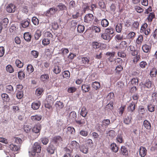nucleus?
<instances>
[{
  "mask_svg": "<svg viewBox=\"0 0 157 157\" xmlns=\"http://www.w3.org/2000/svg\"><path fill=\"white\" fill-rule=\"evenodd\" d=\"M27 71L28 74L32 73L34 71V68L31 64H29L27 67Z\"/></svg>",
  "mask_w": 157,
  "mask_h": 157,
  "instance_id": "45",
  "label": "nucleus"
},
{
  "mask_svg": "<svg viewBox=\"0 0 157 157\" xmlns=\"http://www.w3.org/2000/svg\"><path fill=\"white\" fill-rule=\"evenodd\" d=\"M147 65V63L145 61H142L139 63L140 67L142 69L145 68Z\"/></svg>",
  "mask_w": 157,
  "mask_h": 157,
  "instance_id": "56",
  "label": "nucleus"
},
{
  "mask_svg": "<svg viewBox=\"0 0 157 157\" xmlns=\"http://www.w3.org/2000/svg\"><path fill=\"white\" fill-rule=\"evenodd\" d=\"M77 31L79 33H83L84 31L85 27L84 26L79 25L77 27Z\"/></svg>",
  "mask_w": 157,
  "mask_h": 157,
  "instance_id": "58",
  "label": "nucleus"
},
{
  "mask_svg": "<svg viewBox=\"0 0 157 157\" xmlns=\"http://www.w3.org/2000/svg\"><path fill=\"white\" fill-rule=\"evenodd\" d=\"M61 68L59 66H55L54 67L53 72L56 74H58L61 72Z\"/></svg>",
  "mask_w": 157,
  "mask_h": 157,
  "instance_id": "48",
  "label": "nucleus"
},
{
  "mask_svg": "<svg viewBox=\"0 0 157 157\" xmlns=\"http://www.w3.org/2000/svg\"><path fill=\"white\" fill-rule=\"evenodd\" d=\"M122 24L118 23L116 26V30L117 32L120 33L121 32L122 29Z\"/></svg>",
  "mask_w": 157,
  "mask_h": 157,
  "instance_id": "34",
  "label": "nucleus"
},
{
  "mask_svg": "<svg viewBox=\"0 0 157 157\" xmlns=\"http://www.w3.org/2000/svg\"><path fill=\"white\" fill-rule=\"evenodd\" d=\"M101 25L102 27H106L108 26L109 25V22L107 19H104L101 21Z\"/></svg>",
  "mask_w": 157,
  "mask_h": 157,
  "instance_id": "44",
  "label": "nucleus"
},
{
  "mask_svg": "<svg viewBox=\"0 0 157 157\" xmlns=\"http://www.w3.org/2000/svg\"><path fill=\"white\" fill-rule=\"evenodd\" d=\"M31 35L29 33H24V38L27 41H30L31 39Z\"/></svg>",
  "mask_w": 157,
  "mask_h": 157,
  "instance_id": "27",
  "label": "nucleus"
},
{
  "mask_svg": "<svg viewBox=\"0 0 157 157\" xmlns=\"http://www.w3.org/2000/svg\"><path fill=\"white\" fill-rule=\"evenodd\" d=\"M15 63L17 67L19 68H21L23 66V63L19 59H17L16 60Z\"/></svg>",
  "mask_w": 157,
  "mask_h": 157,
  "instance_id": "64",
  "label": "nucleus"
},
{
  "mask_svg": "<svg viewBox=\"0 0 157 157\" xmlns=\"http://www.w3.org/2000/svg\"><path fill=\"white\" fill-rule=\"evenodd\" d=\"M94 17V15L92 14H87L84 17V21L87 23H90L93 21Z\"/></svg>",
  "mask_w": 157,
  "mask_h": 157,
  "instance_id": "5",
  "label": "nucleus"
},
{
  "mask_svg": "<svg viewBox=\"0 0 157 157\" xmlns=\"http://www.w3.org/2000/svg\"><path fill=\"white\" fill-rule=\"evenodd\" d=\"M132 117L131 115L126 116L124 119V122L126 124H129L132 122Z\"/></svg>",
  "mask_w": 157,
  "mask_h": 157,
  "instance_id": "14",
  "label": "nucleus"
},
{
  "mask_svg": "<svg viewBox=\"0 0 157 157\" xmlns=\"http://www.w3.org/2000/svg\"><path fill=\"white\" fill-rule=\"evenodd\" d=\"M147 153V150L145 147L141 146L139 149L140 155L141 157H144Z\"/></svg>",
  "mask_w": 157,
  "mask_h": 157,
  "instance_id": "11",
  "label": "nucleus"
},
{
  "mask_svg": "<svg viewBox=\"0 0 157 157\" xmlns=\"http://www.w3.org/2000/svg\"><path fill=\"white\" fill-rule=\"evenodd\" d=\"M9 147L11 150L14 151H18L20 149V146H17L13 144L9 145Z\"/></svg>",
  "mask_w": 157,
  "mask_h": 157,
  "instance_id": "15",
  "label": "nucleus"
},
{
  "mask_svg": "<svg viewBox=\"0 0 157 157\" xmlns=\"http://www.w3.org/2000/svg\"><path fill=\"white\" fill-rule=\"evenodd\" d=\"M0 22L3 27L6 28L9 23V20L7 18H5Z\"/></svg>",
  "mask_w": 157,
  "mask_h": 157,
  "instance_id": "42",
  "label": "nucleus"
},
{
  "mask_svg": "<svg viewBox=\"0 0 157 157\" xmlns=\"http://www.w3.org/2000/svg\"><path fill=\"white\" fill-rule=\"evenodd\" d=\"M30 21L28 20L24 21L21 23V26L23 28H26L29 26Z\"/></svg>",
  "mask_w": 157,
  "mask_h": 157,
  "instance_id": "47",
  "label": "nucleus"
},
{
  "mask_svg": "<svg viewBox=\"0 0 157 157\" xmlns=\"http://www.w3.org/2000/svg\"><path fill=\"white\" fill-rule=\"evenodd\" d=\"M70 147L72 149H77L79 147V144L76 141H72L70 144Z\"/></svg>",
  "mask_w": 157,
  "mask_h": 157,
  "instance_id": "13",
  "label": "nucleus"
},
{
  "mask_svg": "<svg viewBox=\"0 0 157 157\" xmlns=\"http://www.w3.org/2000/svg\"><path fill=\"white\" fill-rule=\"evenodd\" d=\"M32 21L35 25H37L39 23V20L37 18L33 17L32 18Z\"/></svg>",
  "mask_w": 157,
  "mask_h": 157,
  "instance_id": "63",
  "label": "nucleus"
},
{
  "mask_svg": "<svg viewBox=\"0 0 157 157\" xmlns=\"http://www.w3.org/2000/svg\"><path fill=\"white\" fill-rule=\"evenodd\" d=\"M110 146L111 150L113 152L116 153L118 151V147L115 143H112L111 144Z\"/></svg>",
  "mask_w": 157,
  "mask_h": 157,
  "instance_id": "23",
  "label": "nucleus"
},
{
  "mask_svg": "<svg viewBox=\"0 0 157 157\" xmlns=\"http://www.w3.org/2000/svg\"><path fill=\"white\" fill-rule=\"evenodd\" d=\"M120 153L123 155L127 156L128 154V151L127 147L124 146H122L120 150Z\"/></svg>",
  "mask_w": 157,
  "mask_h": 157,
  "instance_id": "12",
  "label": "nucleus"
},
{
  "mask_svg": "<svg viewBox=\"0 0 157 157\" xmlns=\"http://www.w3.org/2000/svg\"><path fill=\"white\" fill-rule=\"evenodd\" d=\"M127 46V43L125 41H122L120 44L119 48L121 49L125 50Z\"/></svg>",
  "mask_w": 157,
  "mask_h": 157,
  "instance_id": "21",
  "label": "nucleus"
},
{
  "mask_svg": "<svg viewBox=\"0 0 157 157\" xmlns=\"http://www.w3.org/2000/svg\"><path fill=\"white\" fill-rule=\"evenodd\" d=\"M144 85L148 89H151L154 86V84L149 80H147Z\"/></svg>",
  "mask_w": 157,
  "mask_h": 157,
  "instance_id": "30",
  "label": "nucleus"
},
{
  "mask_svg": "<svg viewBox=\"0 0 157 157\" xmlns=\"http://www.w3.org/2000/svg\"><path fill=\"white\" fill-rule=\"evenodd\" d=\"M136 105L135 103H134L133 101L131 103L129 104L128 108V111L131 112L134 111L135 109Z\"/></svg>",
  "mask_w": 157,
  "mask_h": 157,
  "instance_id": "20",
  "label": "nucleus"
},
{
  "mask_svg": "<svg viewBox=\"0 0 157 157\" xmlns=\"http://www.w3.org/2000/svg\"><path fill=\"white\" fill-rule=\"evenodd\" d=\"M151 29L150 27H148L147 24L145 23L142 24L141 27L140 32L145 34L146 36H148L150 33Z\"/></svg>",
  "mask_w": 157,
  "mask_h": 157,
  "instance_id": "2",
  "label": "nucleus"
},
{
  "mask_svg": "<svg viewBox=\"0 0 157 157\" xmlns=\"http://www.w3.org/2000/svg\"><path fill=\"white\" fill-rule=\"evenodd\" d=\"M58 10L57 9L55 8V7L51 8H50L49 10H48L46 13L47 15H52L54 14Z\"/></svg>",
  "mask_w": 157,
  "mask_h": 157,
  "instance_id": "17",
  "label": "nucleus"
},
{
  "mask_svg": "<svg viewBox=\"0 0 157 157\" xmlns=\"http://www.w3.org/2000/svg\"><path fill=\"white\" fill-rule=\"evenodd\" d=\"M87 113L86 108L85 107H82L80 113L81 115L84 118H86L85 117L86 116Z\"/></svg>",
  "mask_w": 157,
  "mask_h": 157,
  "instance_id": "41",
  "label": "nucleus"
},
{
  "mask_svg": "<svg viewBox=\"0 0 157 157\" xmlns=\"http://www.w3.org/2000/svg\"><path fill=\"white\" fill-rule=\"evenodd\" d=\"M40 103H33L31 105L32 108L34 110L38 109L40 105Z\"/></svg>",
  "mask_w": 157,
  "mask_h": 157,
  "instance_id": "57",
  "label": "nucleus"
},
{
  "mask_svg": "<svg viewBox=\"0 0 157 157\" xmlns=\"http://www.w3.org/2000/svg\"><path fill=\"white\" fill-rule=\"evenodd\" d=\"M90 88V86L89 85L83 84L82 86V90L83 93L88 92Z\"/></svg>",
  "mask_w": 157,
  "mask_h": 157,
  "instance_id": "19",
  "label": "nucleus"
},
{
  "mask_svg": "<svg viewBox=\"0 0 157 157\" xmlns=\"http://www.w3.org/2000/svg\"><path fill=\"white\" fill-rule=\"evenodd\" d=\"M86 122H87V118H84L83 119L78 118L77 120H75L76 124L80 127L85 126L84 125L85 124Z\"/></svg>",
  "mask_w": 157,
  "mask_h": 157,
  "instance_id": "3",
  "label": "nucleus"
},
{
  "mask_svg": "<svg viewBox=\"0 0 157 157\" xmlns=\"http://www.w3.org/2000/svg\"><path fill=\"white\" fill-rule=\"evenodd\" d=\"M77 118V115L75 111H72L70 114L69 119L72 121H75Z\"/></svg>",
  "mask_w": 157,
  "mask_h": 157,
  "instance_id": "22",
  "label": "nucleus"
},
{
  "mask_svg": "<svg viewBox=\"0 0 157 157\" xmlns=\"http://www.w3.org/2000/svg\"><path fill=\"white\" fill-rule=\"evenodd\" d=\"M133 58V62L135 64H136L140 59V53L139 54L134 56Z\"/></svg>",
  "mask_w": 157,
  "mask_h": 157,
  "instance_id": "53",
  "label": "nucleus"
},
{
  "mask_svg": "<svg viewBox=\"0 0 157 157\" xmlns=\"http://www.w3.org/2000/svg\"><path fill=\"white\" fill-rule=\"evenodd\" d=\"M46 101L50 104H53L54 99L51 95H48L46 99Z\"/></svg>",
  "mask_w": 157,
  "mask_h": 157,
  "instance_id": "29",
  "label": "nucleus"
},
{
  "mask_svg": "<svg viewBox=\"0 0 157 157\" xmlns=\"http://www.w3.org/2000/svg\"><path fill=\"white\" fill-rule=\"evenodd\" d=\"M134 9L138 13H141L143 12L144 10L143 8L138 6H134Z\"/></svg>",
  "mask_w": 157,
  "mask_h": 157,
  "instance_id": "51",
  "label": "nucleus"
},
{
  "mask_svg": "<svg viewBox=\"0 0 157 157\" xmlns=\"http://www.w3.org/2000/svg\"><path fill=\"white\" fill-rule=\"evenodd\" d=\"M75 128L72 127H68L67 128L66 133L67 135L71 136L75 134Z\"/></svg>",
  "mask_w": 157,
  "mask_h": 157,
  "instance_id": "10",
  "label": "nucleus"
},
{
  "mask_svg": "<svg viewBox=\"0 0 157 157\" xmlns=\"http://www.w3.org/2000/svg\"><path fill=\"white\" fill-rule=\"evenodd\" d=\"M105 32L108 35H110L113 34L114 33V29L113 28L109 27L106 29Z\"/></svg>",
  "mask_w": 157,
  "mask_h": 157,
  "instance_id": "43",
  "label": "nucleus"
},
{
  "mask_svg": "<svg viewBox=\"0 0 157 157\" xmlns=\"http://www.w3.org/2000/svg\"><path fill=\"white\" fill-rule=\"evenodd\" d=\"M63 141L62 138L60 136H56L52 139L53 142L56 145H57L59 143Z\"/></svg>",
  "mask_w": 157,
  "mask_h": 157,
  "instance_id": "8",
  "label": "nucleus"
},
{
  "mask_svg": "<svg viewBox=\"0 0 157 157\" xmlns=\"http://www.w3.org/2000/svg\"><path fill=\"white\" fill-rule=\"evenodd\" d=\"M23 96V94L22 91L17 90L16 97L18 99H21Z\"/></svg>",
  "mask_w": 157,
  "mask_h": 157,
  "instance_id": "59",
  "label": "nucleus"
},
{
  "mask_svg": "<svg viewBox=\"0 0 157 157\" xmlns=\"http://www.w3.org/2000/svg\"><path fill=\"white\" fill-rule=\"evenodd\" d=\"M155 17V15L154 13H150L147 18L148 21L151 22L152 21L153 19Z\"/></svg>",
  "mask_w": 157,
  "mask_h": 157,
  "instance_id": "52",
  "label": "nucleus"
},
{
  "mask_svg": "<svg viewBox=\"0 0 157 157\" xmlns=\"http://www.w3.org/2000/svg\"><path fill=\"white\" fill-rule=\"evenodd\" d=\"M18 29L17 27L15 24H13L10 26L9 30L10 33H14L17 31Z\"/></svg>",
  "mask_w": 157,
  "mask_h": 157,
  "instance_id": "37",
  "label": "nucleus"
},
{
  "mask_svg": "<svg viewBox=\"0 0 157 157\" xmlns=\"http://www.w3.org/2000/svg\"><path fill=\"white\" fill-rule=\"evenodd\" d=\"M41 147L38 142H35L33 145V147L31 150L29 151V155L30 157H44L43 154H41L40 155L39 153H40L41 151Z\"/></svg>",
  "mask_w": 157,
  "mask_h": 157,
  "instance_id": "1",
  "label": "nucleus"
},
{
  "mask_svg": "<svg viewBox=\"0 0 157 157\" xmlns=\"http://www.w3.org/2000/svg\"><path fill=\"white\" fill-rule=\"evenodd\" d=\"M42 32L39 29H37L34 34L35 39L36 40H38L41 35Z\"/></svg>",
  "mask_w": 157,
  "mask_h": 157,
  "instance_id": "31",
  "label": "nucleus"
},
{
  "mask_svg": "<svg viewBox=\"0 0 157 157\" xmlns=\"http://www.w3.org/2000/svg\"><path fill=\"white\" fill-rule=\"evenodd\" d=\"M6 69L7 72L10 73H13L14 71V69L10 65L7 66L6 67Z\"/></svg>",
  "mask_w": 157,
  "mask_h": 157,
  "instance_id": "54",
  "label": "nucleus"
},
{
  "mask_svg": "<svg viewBox=\"0 0 157 157\" xmlns=\"http://www.w3.org/2000/svg\"><path fill=\"white\" fill-rule=\"evenodd\" d=\"M123 70V67L121 65H119L116 67L115 70V73L119 75Z\"/></svg>",
  "mask_w": 157,
  "mask_h": 157,
  "instance_id": "33",
  "label": "nucleus"
},
{
  "mask_svg": "<svg viewBox=\"0 0 157 157\" xmlns=\"http://www.w3.org/2000/svg\"><path fill=\"white\" fill-rule=\"evenodd\" d=\"M157 74V70L155 68L152 69L150 72V75L151 77H155Z\"/></svg>",
  "mask_w": 157,
  "mask_h": 157,
  "instance_id": "55",
  "label": "nucleus"
},
{
  "mask_svg": "<svg viewBox=\"0 0 157 157\" xmlns=\"http://www.w3.org/2000/svg\"><path fill=\"white\" fill-rule=\"evenodd\" d=\"M41 128V125L40 124H35L32 128L33 132L36 133H40V132Z\"/></svg>",
  "mask_w": 157,
  "mask_h": 157,
  "instance_id": "6",
  "label": "nucleus"
},
{
  "mask_svg": "<svg viewBox=\"0 0 157 157\" xmlns=\"http://www.w3.org/2000/svg\"><path fill=\"white\" fill-rule=\"evenodd\" d=\"M89 59L90 58L89 57H83L82 58V62L84 64H88L90 62Z\"/></svg>",
  "mask_w": 157,
  "mask_h": 157,
  "instance_id": "46",
  "label": "nucleus"
},
{
  "mask_svg": "<svg viewBox=\"0 0 157 157\" xmlns=\"http://www.w3.org/2000/svg\"><path fill=\"white\" fill-rule=\"evenodd\" d=\"M91 45L93 48L95 49L99 48L101 46L100 43L96 41L92 42Z\"/></svg>",
  "mask_w": 157,
  "mask_h": 157,
  "instance_id": "32",
  "label": "nucleus"
},
{
  "mask_svg": "<svg viewBox=\"0 0 157 157\" xmlns=\"http://www.w3.org/2000/svg\"><path fill=\"white\" fill-rule=\"evenodd\" d=\"M49 79V75L47 74H44L41 75L40 77V80L43 82Z\"/></svg>",
  "mask_w": 157,
  "mask_h": 157,
  "instance_id": "36",
  "label": "nucleus"
},
{
  "mask_svg": "<svg viewBox=\"0 0 157 157\" xmlns=\"http://www.w3.org/2000/svg\"><path fill=\"white\" fill-rule=\"evenodd\" d=\"M143 52L146 53H150L151 48V45L149 44H145L142 46Z\"/></svg>",
  "mask_w": 157,
  "mask_h": 157,
  "instance_id": "4",
  "label": "nucleus"
},
{
  "mask_svg": "<svg viewBox=\"0 0 157 157\" xmlns=\"http://www.w3.org/2000/svg\"><path fill=\"white\" fill-rule=\"evenodd\" d=\"M16 9L15 6L12 4H9L6 7V11L10 13H13L15 11Z\"/></svg>",
  "mask_w": 157,
  "mask_h": 157,
  "instance_id": "7",
  "label": "nucleus"
},
{
  "mask_svg": "<svg viewBox=\"0 0 157 157\" xmlns=\"http://www.w3.org/2000/svg\"><path fill=\"white\" fill-rule=\"evenodd\" d=\"M70 76V73L68 71H64L63 73V78H69Z\"/></svg>",
  "mask_w": 157,
  "mask_h": 157,
  "instance_id": "50",
  "label": "nucleus"
},
{
  "mask_svg": "<svg viewBox=\"0 0 157 157\" xmlns=\"http://www.w3.org/2000/svg\"><path fill=\"white\" fill-rule=\"evenodd\" d=\"M143 125L144 128L147 130H150L151 128V123L147 120H145L144 121Z\"/></svg>",
  "mask_w": 157,
  "mask_h": 157,
  "instance_id": "16",
  "label": "nucleus"
},
{
  "mask_svg": "<svg viewBox=\"0 0 157 157\" xmlns=\"http://www.w3.org/2000/svg\"><path fill=\"white\" fill-rule=\"evenodd\" d=\"M82 8L84 13L90 10V5L88 3H83L82 6Z\"/></svg>",
  "mask_w": 157,
  "mask_h": 157,
  "instance_id": "35",
  "label": "nucleus"
},
{
  "mask_svg": "<svg viewBox=\"0 0 157 157\" xmlns=\"http://www.w3.org/2000/svg\"><path fill=\"white\" fill-rule=\"evenodd\" d=\"M101 37L102 39L105 40H110L111 39L112 37L110 35H108L106 32L102 33L101 35Z\"/></svg>",
  "mask_w": 157,
  "mask_h": 157,
  "instance_id": "25",
  "label": "nucleus"
},
{
  "mask_svg": "<svg viewBox=\"0 0 157 157\" xmlns=\"http://www.w3.org/2000/svg\"><path fill=\"white\" fill-rule=\"evenodd\" d=\"M103 127L106 129L108 126L110 124V121L109 119H104L101 122Z\"/></svg>",
  "mask_w": 157,
  "mask_h": 157,
  "instance_id": "18",
  "label": "nucleus"
},
{
  "mask_svg": "<svg viewBox=\"0 0 157 157\" xmlns=\"http://www.w3.org/2000/svg\"><path fill=\"white\" fill-rule=\"evenodd\" d=\"M42 118L41 115L38 114H36L32 116L30 118L33 121L35 122L41 120Z\"/></svg>",
  "mask_w": 157,
  "mask_h": 157,
  "instance_id": "9",
  "label": "nucleus"
},
{
  "mask_svg": "<svg viewBox=\"0 0 157 157\" xmlns=\"http://www.w3.org/2000/svg\"><path fill=\"white\" fill-rule=\"evenodd\" d=\"M1 97L4 101L9 102L10 100V98L8 95L6 93L2 94L1 95Z\"/></svg>",
  "mask_w": 157,
  "mask_h": 157,
  "instance_id": "39",
  "label": "nucleus"
},
{
  "mask_svg": "<svg viewBox=\"0 0 157 157\" xmlns=\"http://www.w3.org/2000/svg\"><path fill=\"white\" fill-rule=\"evenodd\" d=\"M31 128V126L29 124L25 125L24 127V129L25 132L27 133L29 132Z\"/></svg>",
  "mask_w": 157,
  "mask_h": 157,
  "instance_id": "61",
  "label": "nucleus"
},
{
  "mask_svg": "<svg viewBox=\"0 0 157 157\" xmlns=\"http://www.w3.org/2000/svg\"><path fill=\"white\" fill-rule=\"evenodd\" d=\"M98 6L100 8L104 10L106 9V5L103 0H99L98 2Z\"/></svg>",
  "mask_w": 157,
  "mask_h": 157,
  "instance_id": "40",
  "label": "nucleus"
},
{
  "mask_svg": "<svg viewBox=\"0 0 157 157\" xmlns=\"http://www.w3.org/2000/svg\"><path fill=\"white\" fill-rule=\"evenodd\" d=\"M144 40L143 36L142 35H140L136 40V43L138 45H141Z\"/></svg>",
  "mask_w": 157,
  "mask_h": 157,
  "instance_id": "24",
  "label": "nucleus"
},
{
  "mask_svg": "<svg viewBox=\"0 0 157 157\" xmlns=\"http://www.w3.org/2000/svg\"><path fill=\"white\" fill-rule=\"evenodd\" d=\"M31 54L34 58H37L39 55V52L36 50H32L31 52Z\"/></svg>",
  "mask_w": 157,
  "mask_h": 157,
  "instance_id": "60",
  "label": "nucleus"
},
{
  "mask_svg": "<svg viewBox=\"0 0 157 157\" xmlns=\"http://www.w3.org/2000/svg\"><path fill=\"white\" fill-rule=\"evenodd\" d=\"M6 91L8 94H12L13 92V87L10 85H8L6 87Z\"/></svg>",
  "mask_w": 157,
  "mask_h": 157,
  "instance_id": "38",
  "label": "nucleus"
},
{
  "mask_svg": "<svg viewBox=\"0 0 157 157\" xmlns=\"http://www.w3.org/2000/svg\"><path fill=\"white\" fill-rule=\"evenodd\" d=\"M130 82L132 85H137L138 84V78H133L130 81Z\"/></svg>",
  "mask_w": 157,
  "mask_h": 157,
  "instance_id": "49",
  "label": "nucleus"
},
{
  "mask_svg": "<svg viewBox=\"0 0 157 157\" xmlns=\"http://www.w3.org/2000/svg\"><path fill=\"white\" fill-rule=\"evenodd\" d=\"M50 43V40L48 38H44L42 41V44L44 46L48 45Z\"/></svg>",
  "mask_w": 157,
  "mask_h": 157,
  "instance_id": "62",
  "label": "nucleus"
},
{
  "mask_svg": "<svg viewBox=\"0 0 157 157\" xmlns=\"http://www.w3.org/2000/svg\"><path fill=\"white\" fill-rule=\"evenodd\" d=\"M92 86L93 88L96 90L99 89L101 87L100 83L96 81L93 82L92 84Z\"/></svg>",
  "mask_w": 157,
  "mask_h": 157,
  "instance_id": "28",
  "label": "nucleus"
},
{
  "mask_svg": "<svg viewBox=\"0 0 157 157\" xmlns=\"http://www.w3.org/2000/svg\"><path fill=\"white\" fill-rule=\"evenodd\" d=\"M55 147L52 145H50L47 148V151L50 154H53L55 151Z\"/></svg>",
  "mask_w": 157,
  "mask_h": 157,
  "instance_id": "26",
  "label": "nucleus"
}]
</instances>
